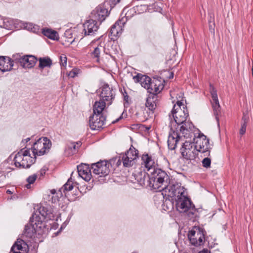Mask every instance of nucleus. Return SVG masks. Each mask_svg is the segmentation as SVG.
Instances as JSON below:
<instances>
[{
  "mask_svg": "<svg viewBox=\"0 0 253 253\" xmlns=\"http://www.w3.org/2000/svg\"><path fill=\"white\" fill-rule=\"evenodd\" d=\"M179 128H171L169 132L168 139L169 148L170 150L175 149L177 144L180 141L183 140L184 138H189L192 136L194 129V126L189 121H186L180 125Z\"/></svg>",
  "mask_w": 253,
  "mask_h": 253,
  "instance_id": "obj_1",
  "label": "nucleus"
},
{
  "mask_svg": "<svg viewBox=\"0 0 253 253\" xmlns=\"http://www.w3.org/2000/svg\"><path fill=\"white\" fill-rule=\"evenodd\" d=\"M176 208L179 212L183 213L189 219H193L195 216L196 209L190 199L186 194L178 195L175 199Z\"/></svg>",
  "mask_w": 253,
  "mask_h": 253,
  "instance_id": "obj_2",
  "label": "nucleus"
},
{
  "mask_svg": "<svg viewBox=\"0 0 253 253\" xmlns=\"http://www.w3.org/2000/svg\"><path fill=\"white\" fill-rule=\"evenodd\" d=\"M169 177L167 173L161 169H154L150 174L149 186L159 191H161L167 186Z\"/></svg>",
  "mask_w": 253,
  "mask_h": 253,
  "instance_id": "obj_3",
  "label": "nucleus"
},
{
  "mask_svg": "<svg viewBox=\"0 0 253 253\" xmlns=\"http://www.w3.org/2000/svg\"><path fill=\"white\" fill-rule=\"evenodd\" d=\"M36 158L31 157L29 150L21 149L14 158V164L19 168H29L35 162Z\"/></svg>",
  "mask_w": 253,
  "mask_h": 253,
  "instance_id": "obj_4",
  "label": "nucleus"
},
{
  "mask_svg": "<svg viewBox=\"0 0 253 253\" xmlns=\"http://www.w3.org/2000/svg\"><path fill=\"white\" fill-rule=\"evenodd\" d=\"M51 141L46 137L40 138L33 144L32 152L34 156H42L47 153L51 147Z\"/></svg>",
  "mask_w": 253,
  "mask_h": 253,
  "instance_id": "obj_5",
  "label": "nucleus"
},
{
  "mask_svg": "<svg viewBox=\"0 0 253 253\" xmlns=\"http://www.w3.org/2000/svg\"><path fill=\"white\" fill-rule=\"evenodd\" d=\"M115 161L114 159L109 161H100L91 164V169L94 174L99 175L100 177L105 176L109 174L112 163Z\"/></svg>",
  "mask_w": 253,
  "mask_h": 253,
  "instance_id": "obj_6",
  "label": "nucleus"
},
{
  "mask_svg": "<svg viewBox=\"0 0 253 253\" xmlns=\"http://www.w3.org/2000/svg\"><path fill=\"white\" fill-rule=\"evenodd\" d=\"M13 61L24 68H32L35 65L38 61V58L32 55H22V54L17 53L12 56Z\"/></svg>",
  "mask_w": 253,
  "mask_h": 253,
  "instance_id": "obj_7",
  "label": "nucleus"
},
{
  "mask_svg": "<svg viewBox=\"0 0 253 253\" xmlns=\"http://www.w3.org/2000/svg\"><path fill=\"white\" fill-rule=\"evenodd\" d=\"M188 237L192 245L196 247L201 246L205 242V231L202 228L195 227L189 232Z\"/></svg>",
  "mask_w": 253,
  "mask_h": 253,
  "instance_id": "obj_8",
  "label": "nucleus"
},
{
  "mask_svg": "<svg viewBox=\"0 0 253 253\" xmlns=\"http://www.w3.org/2000/svg\"><path fill=\"white\" fill-rule=\"evenodd\" d=\"M198 152L204 154V156L210 155V149L209 139L202 133H199L195 140L194 145Z\"/></svg>",
  "mask_w": 253,
  "mask_h": 253,
  "instance_id": "obj_9",
  "label": "nucleus"
},
{
  "mask_svg": "<svg viewBox=\"0 0 253 253\" xmlns=\"http://www.w3.org/2000/svg\"><path fill=\"white\" fill-rule=\"evenodd\" d=\"M180 152L182 157L186 160H194L198 155L197 148L194 144L189 141H185L183 143Z\"/></svg>",
  "mask_w": 253,
  "mask_h": 253,
  "instance_id": "obj_10",
  "label": "nucleus"
},
{
  "mask_svg": "<svg viewBox=\"0 0 253 253\" xmlns=\"http://www.w3.org/2000/svg\"><path fill=\"white\" fill-rule=\"evenodd\" d=\"M115 97V89L108 84H104L100 88V98L106 102L107 105L112 104Z\"/></svg>",
  "mask_w": 253,
  "mask_h": 253,
  "instance_id": "obj_11",
  "label": "nucleus"
},
{
  "mask_svg": "<svg viewBox=\"0 0 253 253\" xmlns=\"http://www.w3.org/2000/svg\"><path fill=\"white\" fill-rule=\"evenodd\" d=\"M209 89L212 97L211 103L212 105L213 114L215 116V119L217 122V125L219 126V123L218 116L221 114V108L217 97V90L211 84H210Z\"/></svg>",
  "mask_w": 253,
  "mask_h": 253,
  "instance_id": "obj_12",
  "label": "nucleus"
},
{
  "mask_svg": "<svg viewBox=\"0 0 253 253\" xmlns=\"http://www.w3.org/2000/svg\"><path fill=\"white\" fill-rule=\"evenodd\" d=\"M162 191H165L166 193L168 192V196L169 197H176L177 198L178 195H182L185 193V189L178 183L174 184H170L169 181L167 184V186L164 187Z\"/></svg>",
  "mask_w": 253,
  "mask_h": 253,
  "instance_id": "obj_13",
  "label": "nucleus"
},
{
  "mask_svg": "<svg viewBox=\"0 0 253 253\" xmlns=\"http://www.w3.org/2000/svg\"><path fill=\"white\" fill-rule=\"evenodd\" d=\"M108 15V10L104 5H99L91 12L90 17L100 24Z\"/></svg>",
  "mask_w": 253,
  "mask_h": 253,
  "instance_id": "obj_14",
  "label": "nucleus"
},
{
  "mask_svg": "<svg viewBox=\"0 0 253 253\" xmlns=\"http://www.w3.org/2000/svg\"><path fill=\"white\" fill-rule=\"evenodd\" d=\"M161 75L163 77H154L150 83V88H152V90H147L149 94L152 93L158 95V94L163 89L165 86V79L163 78L162 74Z\"/></svg>",
  "mask_w": 253,
  "mask_h": 253,
  "instance_id": "obj_15",
  "label": "nucleus"
},
{
  "mask_svg": "<svg viewBox=\"0 0 253 253\" xmlns=\"http://www.w3.org/2000/svg\"><path fill=\"white\" fill-rule=\"evenodd\" d=\"M106 118L103 115L93 114L89 117V124L92 130H98L103 127Z\"/></svg>",
  "mask_w": 253,
  "mask_h": 253,
  "instance_id": "obj_16",
  "label": "nucleus"
},
{
  "mask_svg": "<svg viewBox=\"0 0 253 253\" xmlns=\"http://www.w3.org/2000/svg\"><path fill=\"white\" fill-rule=\"evenodd\" d=\"M176 105H174L173 108L171 110V114L174 118V121L177 125L180 126V124H183L184 122L187 121L188 117L187 110H182L181 108L176 111Z\"/></svg>",
  "mask_w": 253,
  "mask_h": 253,
  "instance_id": "obj_17",
  "label": "nucleus"
},
{
  "mask_svg": "<svg viewBox=\"0 0 253 253\" xmlns=\"http://www.w3.org/2000/svg\"><path fill=\"white\" fill-rule=\"evenodd\" d=\"M98 22L91 18L90 19L87 20L83 25L85 35L92 36L94 35L98 29Z\"/></svg>",
  "mask_w": 253,
  "mask_h": 253,
  "instance_id": "obj_18",
  "label": "nucleus"
},
{
  "mask_svg": "<svg viewBox=\"0 0 253 253\" xmlns=\"http://www.w3.org/2000/svg\"><path fill=\"white\" fill-rule=\"evenodd\" d=\"M157 100L158 95L152 93L149 94L145 102L146 112L149 114V116L152 115L154 113L157 107Z\"/></svg>",
  "mask_w": 253,
  "mask_h": 253,
  "instance_id": "obj_19",
  "label": "nucleus"
},
{
  "mask_svg": "<svg viewBox=\"0 0 253 253\" xmlns=\"http://www.w3.org/2000/svg\"><path fill=\"white\" fill-rule=\"evenodd\" d=\"M78 172L80 176L86 181H89L91 177L90 168L88 165L82 164L77 166Z\"/></svg>",
  "mask_w": 253,
  "mask_h": 253,
  "instance_id": "obj_20",
  "label": "nucleus"
},
{
  "mask_svg": "<svg viewBox=\"0 0 253 253\" xmlns=\"http://www.w3.org/2000/svg\"><path fill=\"white\" fill-rule=\"evenodd\" d=\"M13 58L7 56H0V71L5 72L10 71L13 66Z\"/></svg>",
  "mask_w": 253,
  "mask_h": 253,
  "instance_id": "obj_21",
  "label": "nucleus"
},
{
  "mask_svg": "<svg viewBox=\"0 0 253 253\" xmlns=\"http://www.w3.org/2000/svg\"><path fill=\"white\" fill-rule=\"evenodd\" d=\"M125 22L123 19L117 21L112 27L110 31V35L112 37H119L122 34L123 27Z\"/></svg>",
  "mask_w": 253,
  "mask_h": 253,
  "instance_id": "obj_22",
  "label": "nucleus"
},
{
  "mask_svg": "<svg viewBox=\"0 0 253 253\" xmlns=\"http://www.w3.org/2000/svg\"><path fill=\"white\" fill-rule=\"evenodd\" d=\"M132 158H129L126 155L121 154L119 157V160L117 162V165L119 166L123 163V166L126 168H130L132 167L135 164V161Z\"/></svg>",
  "mask_w": 253,
  "mask_h": 253,
  "instance_id": "obj_23",
  "label": "nucleus"
},
{
  "mask_svg": "<svg viewBox=\"0 0 253 253\" xmlns=\"http://www.w3.org/2000/svg\"><path fill=\"white\" fill-rule=\"evenodd\" d=\"M135 179L142 186H149L150 175L146 172H139L136 175Z\"/></svg>",
  "mask_w": 253,
  "mask_h": 253,
  "instance_id": "obj_24",
  "label": "nucleus"
},
{
  "mask_svg": "<svg viewBox=\"0 0 253 253\" xmlns=\"http://www.w3.org/2000/svg\"><path fill=\"white\" fill-rule=\"evenodd\" d=\"M141 160L144 164L145 167L148 170L151 169H153L154 170L155 169V163L151 155H149L148 154H144L142 155Z\"/></svg>",
  "mask_w": 253,
  "mask_h": 253,
  "instance_id": "obj_25",
  "label": "nucleus"
},
{
  "mask_svg": "<svg viewBox=\"0 0 253 253\" xmlns=\"http://www.w3.org/2000/svg\"><path fill=\"white\" fill-rule=\"evenodd\" d=\"M104 49V52L107 54L111 55L110 52L106 51L105 49H104V46L101 44H98L97 46L95 47L92 51L91 52L90 55L93 58L96 59L97 62H99L100 54L101 51Z\"/></svg>",
  "mask_w": 253,
  "mask_h": 253,
  "instance_id": "obj_26",
  "label": "nucleus"
},
{
  "mask_svg": "<svg viewBox=\"0 0 253 253\" xmlns=\"http://www.w3.org/2000/svg\"><path fill=\"white\" fill-rule=\"evenodd\" d=\"M106 105H107L106 102L103 101L100 99L98 101H96L93 105V114H99L103 115L102 111L104 110Z\"/></svg>",
  "mask_w": 253,
  "mask_h": 253,
  "instance_id": "obj_27",
  "label": "nucleus"
},
{
  "mask_svg": "<svg viewBox=\"0 0 253 253\" xmlns=\"http://www.w3.org/2000/svg\"><path fill=\"white\" fill-rule=\"evenodd\" d=\"M26 244L23 240H17L11 247V252H19L18 251H19L26 252Z\"/></svg>",
  "mask_w": 253,
  "mask_h": 253,
  "instance_id": "obj_28",
  "label": "nucleus"
},
{
  "mask_svg": "<svg viewBox=\"0 0 253 253\" xmlns=\"http://www.w3.org/2000/svg\"><path fill=\"white\" fill-rule=\"evenodd\" d=\"M42 33L45 36L50 39L53 40H58V34L56 31L48 28H45L42 29Z\"/></svg>",
  "mask_w": 253,
  "mask_h": 253,
  "instance_id": "obj_29",
  "label": "nucleus"
},
{
  "mask_svg": "<svg viewBox=\"0 0 253 253\" xmlns=\"http://www.w3.org/2000/svg\"><path fill=\"white\" fill-rule=\"evenodd\" d=\"M38 60L39 61V67L42 69L45 67L50 68L52 64L51 59L48 57H40Z\"/></svg>",
  "mask_w": 253,
  "mask_h": 253,
  "instance_id": "obj_30",
  "label": "nucleus"
},
{
  "mask_svg": "<svg viewBox=\"0 0 253 253\" xmlns=\"http://www.w3.org/2000/svg\"><path fill=\"white\" fill-rule=\"evenodd\" d=\"M123 155H126L129 158H133V160L136 161L138 158V151L132 145L129 149L125 153H122Z\"/></svg>",
  "mask_w": 253,
  "mask_h": 253,
  "instance_id": "obj_31",
  "label": "nucleus"
},
{
  "mask_svg": "<svg viewBox=\"0 0 253 253\" xmlns=\"http://www.w3.org/2000/svg\"><path fill=\"white\" fill-rule=\"evenodd\" d=\"M36 233L34 225H26L24 229V235L27 238H32Z\"/></svg>",
  "mask_w": 253,
  "mask_h": 253,
  "instance_id": "obj_32",
  "label": "nucleus"
},
{
  "mask_svg": "<svg viewBox=\"0 0 253 253\" xmlns=\"http://www.w3.org/2000/svg\"><path fill=\"white\" fill-rule=\"evenodd\" d=\"M152 81L151 79L147 76L144 75L142 76L140 84L142 87H144L147 90L152 91V89L150 88V83Z\"/></svg>",
  "mask_w": 253,
  "mask_h": 253,
  "instance_id": "obj_33",
  "label": "nucleus"
},
{
  "mask_svg": "<svg viewBox=\"0 0 253 253\" xmlns=\"http://www.w3.org/2000/svg\"><path fill=\"white\" fill-rule=\"evenodd\" d=\"M74 188L73 182L72 180V178H69L67 182L63 185L61 188L60 190L64 193L65 196H66V192L71 191Z\"/></svg>",
  "mask_w": 253,
  "mask_h": 253,
  "instance_id": "obj_34",
  "label": "nucleus"
},
{
  "mask_svg": "<svg viewBox=\"0 0 253 253\" xmlns=\"http://www.w3.org/2000/svg\"><path fill=\"white\" fill-rule=\"evenodd\" d=\"M39 212L41 215L44 218L51 219L52 214L51 211L48 210L47 208L41 207L39 209Z\"/></svg>",
  "mask_w": 253,
  "mask_h": 253,
  "instance_id": "obj_35",
  "label": "nucleus"
},
{
  "mask_svg": "<svg viewBox=\"0 0 253 253\" xmlns=\"http://www.w3.org/2000/svg\"><path fill=\"white\" fill-rule=\"evenodd\" d=\"M37 178V175L36 174L29 176L26 179L28 184L25 185V187L27 189H30L31 188V184H33L35 182Z\"/></svg>",
  "mask_w": 253,
  "mask_h": 253,
  "instance_id": "obj_36",
  "label": "nucleus"
},
{
  "mask_svg": "<svg viewBox=\"0 0 253 253\" xmlns=\"http://www.w3.org/2000/svg\"><path fill=\"white\" fill-rule=\"evenodd\" d=\"M63 197L62 191L59 190L56 194L52 195L51 201L52 203L56 204L60 201V199Z\"/></svg>",
  "mask_w": 253,
  "mask_h": 253,
  "instance_id": "obj_37",
  "label": "nucleus"
},
{
  "mask_svg": "<svg viewBox=\"0 0 253 253\" xmlns=\"http://www.w3.org/2000/svg\"><path fill=\"white\" fill-rule=\"evenodd\" d=\"M25 28L33 32H36V31L38 30V26L34 25L32 23H26Z\"/></svg>",
  "mask_w": 253,
  "mask_h": 253,
  "instance_id": "obj_38",
  "label": "nucleus"
},
{
  "mask_svg": "<svg viewBox=\"0 0 253 253\" xmlns=\"http://www.w3.org/2000/svg\"><path fill=\"white\" fill-rule=\"evenodd\" d=\"M202 166L205 168L211 167V159L208 157L205 158L202 161Z\"/></svg>",
  "mask_w": 253,
  "mask_h": 253,
  "instance_id": "obj_39",
  "label": "nucleus"
},
{
  "mask_svg": "<svg viewBox=\"0 0 253 253\" xmlns=\"http://www.w3.org/2000/svg\"><path fill=\"white\" fill-rule=\"evenodd\" d=\"M78 72L79 71L77 69H73L69 72L68 74V76L70 78H73L78 75Z\"/></svg>",
  "mask_w": 253,
  "mask_h": 253,
  "instance_id": "obj_40",
  "label": "nucleus"
},
{
  "mask_svg": "<svg viewBox=\"0 0 253 253\" xmlns=\"http://www.w3.org/2000/svg\"><path fill=\"white\" fill-rule=\"evenodd\" d=\"M247 124L245 123H242L241 127L240 129V134L242 135H244L246 131Z\"/></svg>",
  "mask_w": 253,
  "mask_h": 253,
  "instance_id": "obj_41",
  "label": "nucleus"
},
{
  "mask_svg": "<svg viewBox=\"0 0 253 253\" xmlns=\"http://www.w3.org/2000/svg\"><path fill=\"white\" fill-rule=\"evenodd\" d=\"M163 73L165 74V75L167 76V78L168 79H171L173 78L174 74L172 72H170L169 71H164Z\"/></svg>",
  "mask_w": 253,
  "mask_h": 253,
  "instance_id": "obj_42",
  "label": "nucleus"
},
{
  "mask_svg": "<svg viewBox=\"0 0 253 253\" xmlns=\"http://www.w3.org/2000/svg\"><path fill=\"white\" fill-rule=\"evenodd\" d=\"M61 65L63 66H66L67 65V57L65 55L60 56Z\"/></svg>",
  "mask_w": 253,
  "mask_h": 253,
  "instance_id": "obj_43",
  "label": "nucleus"
},
{
  "mask_svg": "<svg viewBox=\"0 0 253 253\" xmlns=\"http://www.w3.org/2000/svg\"><path fill=\"white\" fill-rule=\"evenodd\" d=\"M144 75H142L141 74H137L136 76L133 77V79L135 83H140V81H141L142 76Z\"/></svg>",
  "mask_w": 253,
  "mask_h": 253,
  "instance_id": "obj_44",
  "label": "nucleus"
},
{
  "mask_svg": "<svg viewBox=\"0 0 253 253\" xmlns=\"http://www.w3.org/2000/svg\"><path fill=\"white\" fill-rule=\"evenodd\" d=\"M249 116L247 115H246L245 114H244V115L242 117V119L243 123L247 124L249 122Z\"/></svg>",
  "mask_w": 253,
  "mask_h": 253,
  "instance_id": "obj_45",
  "label": "nucleus"
},
{
  "mask_svg": "<svg viewBox=\"0 0 253 253\" xmlns=\"http://www.w3.org/2000/svg\"><path fill=\"white\" fill-rule=\"evenodd\" d=\"M69 147H70V148H73L74 149V152H75L78 149L77 148V146H76L75 142L71 143L70 146H69Z\"/></svg>",
  "mask_w": 253,
  "mask_h": 253,
  "instance_id": "obj_46",
  "label": "nucleus"
},
{
  "mask_svg": "<svg viewBox=\"0 0 253 253\" xmlns=\"http://www.w3.org/2000/svg\"><path fill=\"white\" fill-rule=\"evenodd\" d=\"M5 178V176L3 175L2 174H1V173H0V187H2V182H3V180Z\"/></svg>",
  "mask_w": 253,
  "mask_h": 253,
  "instance_id": "obj_47",
  "label": "nucleus"
},
{
  "mask_svg": "<svg viewBox=\"0 0 253 253\" xmlns=\"http://www.w3.org/2000/svg\"><path fill=\"white\" fill-rule=\"evenodd\" d=\"M177 106L176 105V111H177L179 109V108H180V106L181 105H182V103L179 101H177Z\"/></svg>",
  "mask_w": 253,
  "mask_h": 253,
  "instance_id": "obj_48",
  "label": "nucleus"
},
{
  "mask_svg": "<svg viewBox=\"0 0 253 253\" xmlns=\"http://www.w3.org/2000/svg\"><path fill=\"white\" fill-rule=\"evenodd\" d=\"M124 112H123V113L122 114L121 116L119 118H118V119H117L115 121H113L112 123H117V122H119V121L120 120H121V119H122L123 118H124Z\"/></svg>",
  "mask_w": 253,
  "mask_h": 253,
  "instance_id": "obj_49",
  "label": "nucleus"
},
{
  "mask_svg": "<svg viewBox=\"0 0 253 253\" xmlns=\"http://www.w3.org/2000/svg\"><path fill=\"white\" fill-rule=\"evenodd\" d=\"M109 1L111 2L114 5L116 4L117 3H118L120 0H109Z\"/></svg>",
  "mask_w": 253,
  "mask_h": 253,
  "instance_id": "obj_50",
  "label": "nucleus"
},
{
  "mask_svg": "<svg viewBox=\"0 0 253 253\" xmlns=\"http://www.w3.org/2000/svg\"><path fill=\"white\" fill-rule=\"evenodd\" d=\"M47 169L46 168H43L41 170V173L42 175L45 174Z\"/></svg>",
  "mask_w": 253,
  "mask_h": 253,
  "instance_id": "obj_51",
  "label": "nucleus"
},
{
  "mask_svg": "<svg viewBox=\"0 0 253 253\" xmlns=\"http://www.w3.org/2000/svg\"><path fill=\"white\" fill-rule=\"evenodd\" d=\"M75 144H76V146H77V148H79L81 145V143L80 141L75 142Z\"/></svg>",
  "mask_w": 253,
  "mask_h": 253,
  "instance_id": "obj_52",
  "label": "nucleus"
},
{
  "mask_svg": "<svg viewBox=\"0 0 253 253\" xmlns=\"http://www.w3.org/2000/svg\"><path fill=\"white\" fill-rule=\"evenodd\" d=\"M51 193L53 195H54L56 194V193H57V192H56L55 190L52 189L51 190Z\"/></svg>",
  "mask_w": 253,
  "mask_h": 253,
  "instance_id": "obj_53",
  "label": "nucleus"
},
{
  "mask_svg": "<svg viewBox=\"0 0 253 253\" xmlns=\"http://www.w3.org/2000/svg\"><path fill=\"white\" fill-rule=\"evenodd\" d=\"M128 98V96L126 94V95H124V99L126 101H127V99Z\"/></svg>",
  "mask_w": 253,
  "mask_h": 253,
  "instance_id": "obj_54",
  "label": "nucleus"
},
{
  "mask_svg": "<svg viewBox=\"0 0 253 253\" xmlns=\"http://www.w3.org/2000/svg\"><path fill=\"white\" fill-rule=\"evenodd\" d=\"M209 253V252H208V251L207 250V251H204L201 252H200V253Z\"/></svg>",
  "mask_w": 253,
  "mask_h": 253,
  "instance_id": "obj_55",
  "label": "nucleus"
},
{
  "mask_svg": "<svg viewBox=\"0 0 253 253\" xmlns=\"http://www.w3.org/2000/svg\"><path fill=\"white\" fill-rule=\"evenodd\" d=\"M30 140V138H28L26 139V142H28L29 140Z\"/></svg>",
  "mask_w": 253,
  "mask_h": 253,
  "instance_id": "obj_56",
  "label": "nucleus"
},
{
  "mask_svg": "<svg viewBox=\"0 0 253 253\" xmlns=\"http://www.w3.org/2000/svg\"><path fill=\"white\" fill-rule=\"evenodd\" d=\"M6 192L7 193H8V194H11V192L9 190H7Z\"/></svg>",
  "mask_w": 253,
  "mask_h": 253,
  "instance_id": "obj_57",
  "label": "nucleus"
}]
</instances>
